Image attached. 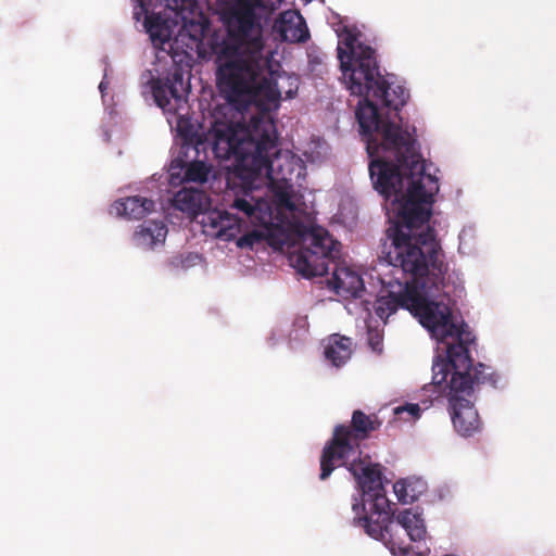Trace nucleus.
I'll return each instance as SVG.
<instances>
[{"label":"nucleus","instance_id":"nucleus-1","mask_svg":"<svg viewBox=\"0 0 556 556\" xmlns=\"http://www.w3.org/2000/svg\"><path fill=\"white\" fill-rule=\"evenodd\" d=\"M213 153L219 160H233L232 175L242 185V194L229 204L232 212L206 210L208 198L202 190L182 188L173 198V206L194 218L205 236L231 241L241 232L247 218L252 224L267 222L269 206L263 199H255L252 190L255 180L265 176L271 184L278 210L295 212L294 186L291 177L293 161L278 148L276 126L271 119L253 118L250 129L215 121L207 132Z\"/></svg>","mask_w":556,"mask_h":556},{"label":"nucleus","instance_id":"nucleus-2","mask_svg":"<svg viewBox=\"0 0 556 556\" xmlns=\"http://www.w3.org/2000/svg\"><path fill=\"white\" fill-rule=\"evenodd\" d=\"M369 173L375 189L387 200L394 198L399 220L390 226L386 236L390 250L388 262L402 275L410 279L397 281L400 290L379 296L374 303L376 315L384 323L400 307L409 311L416 278H425L431 270L433 285L443 283L448 270L435 230L424 228L431 216L433 197L439 191L438 179L421 168H400L392 162L377 157L369 163Z\"/></svg>","mask_w":556,"mask_h":556},{"label":"nucleus","instance_id":"nucleus-3","mask_svg":"<svg viewBox=\"0 0 556 556\" xmlns=\"http://www.w3.org/2000/svg\"><path fill=\"white\" fill-rule=\"evenodd\" d=\"M340 67L352 94L362 97L356 110L361 132L366 138L367 151L374 156L381 149L391 152L400 168H421V154L416 149V139L399 124L382 118L378 105L395 112L406 104L409 93L403 86L391 85L380 74L376 51L357 42V36L349 29L340 35L337 48Z\"/></svg>","mask_w":556,"mask_h":556},{"label":"nucleus","instance_id":"nucleus-4","mask_svg":"<svg viewBox=\"0 0 556 556\" xmlns=\"http://www.w3.org/2000/svg\"><path fill=\"white\" fill-rule=\"evenodd\" d=\"M427 285L424 278H416L409 312L430 334L446 343L447 358L438 357L432 365V383L441 387L450 376L451 368L465 369L472 361L469 345L475 342L473 334L466 324L457 325L453 320L452 309L444 302L431 301L426 296Z\"/></svg>","mask_w":556,"mask_h":556},{"label":"nucleus","instance_id":"nucleus-5","mask_svg":"<svg viewBox=\"0 0 556 556\" xmlns=\"http://www.w3.org/2000/svg\"><path fill=\"white\" fill-rule=\"evenodd\" d=\"M349 471L359 488L361 500L354 498V525L364 529L370 538L381 541L393 555H407L410 545L404 527L391 530L395 523V513L386 495L380 465L351 464Z\"/></svg>","mask_w":556,"mask_h":556},{"label":"nucleus","instance_id":"nucleus-6","mask_svg":"<svg viewBox=\"0 0 556 556\" xmlns=\"http://www.w3.org/2000/svg\"><path fill=\"white\" fill-rule=\"evenodd\" d=\"M143 26L153 47L170 56L172 65L166 76L152 77L149 85L156 105L164 112H174L176 106L172 104V99L179 104L187 91L185 75L190 71L188 54L185 51H174L176 41L173 40V27L160 13L147 12Z\"/></svg>","mask_w":556,"mask_h":556},{"label":"nucleus","instance_id":"nucleus-7","mask_svg":"<svg viewBox=\"0 0 556 556\" xmlns=\"http://www.w3.org/2000/svg\"><path fill=\"white\" fill-rule=\"evenodd\" d=\"M450 375V381L446 380L444 383H446L445 389H448L447 399L453 427L462 437H473L483 428L479 413L469 399L472 395L473 386L490 384L497 388L500 376L482 363L472 366V361L465 369L451 368Z\"/></svg>","mask_w":556,"mask_h":556},{"label":"nucleus","instance_id":"nucleus-8","mask_svg":"<svg viewBox=\"0 0 556 556\" xmlns=\"http://www.w3.org/2000/svg\"><path fill=\"white\" fill-rule=\"evenodd\" d=\"M381 425L382 420L376 414L367 415L361 409H355L350 425L336 426L332 438L326 443L320 455L319 479L329 478L337 466H346L349 469V459L359 450L361 442L368 439ZM353 463L366 465L364 460Z\"/></svg>","mask_w":556,"mask_h":556},{"label":"nucleus","instance_id":"nucleus-9","mask_svg":"<svg viewBox=\"0 0 556 556\" xmlns=\"http://www.w3.org/2000/svg\"><path fill=\"white\" fill-rule=\"evenodd\" d=\"M303 245L290 257L293 267L304 277L328 274L329 264L340 257L341 243L321 227H313L302 235Z\"/></svg>","mask_w":556,"mask_h":556},{"label":"nucleus","instance_id":"nucleus-10","mask_svg":"<svg viewBox=\"0 0 556 556\" xmlns=\"http://www.w3.org/2000/svg\"><path fill=\"white\" fill-rule=\"evenodd\" d=\"M401 527H404L409 542H420L426 539L427 528L422 510L418 507L406 508L396 513L395 523L391 526V530L399 531Z\"/></svg>","mask_w":556,"mask_h":556},{"label":"nucleus","instance_id":"nucleus-11","mask_svg":"<svg viewBox=\"0 0 556 556\" xmlns=\"http://www.w3.org/2000/svg\"><path fill=\"white\" fill-rule=\"evenodd\" d=\"M329 283L338 294L342 295L357 298L364 291L361 275L346 266H336Z\"/></svg>","mask_w":556,"mask_h":556},{"label":"nucleus","instance_id":"nucleus-12","mask_svg":"<svg viewBox=\"0 0 556 556\" xmlns=\"http://www.w3.org/2000/svg\"><path fill=\"white\" fill-rule=\"evenodd\" d=\"M282 38L289 42H306L309 31L300 14L288 11L281 14L278 25Z\"/></svg>","mask_w":556,"mask_h":556},{"label":"nucleus","instance_id":"nucleus-13","mask_svg":"<svg viewBox=\"0 0 556 556\" xmlns=\"http://www.w3.org/2000/svg\"><path fill=\"white\" fill-rule=\"evenodd\" d=\"M114 208L119 216L141 219L154 211L155 202L141 195H134L116 201Z\"/></svg>","mask_w":556,"mask_h":556},{"label":"nucleus","instance_id":"nucleus-14","mask_svg":"<svg viewBox=\"0 0 556 556\" xmlns=\"http://www.w3.org/2000/svg\"><path fill=\"white\" fill-rule=\"evenodd\" d=\"M324 355L333 366H342L352 355L351 339L339 334L331 336L325 346Z\"/></svg>","mask_w":556,"mask_h":556},{"label":"nucleus","instance_id":"nucleus-15","mask_svg":"<svg viewBox=\"0 0 556 556\" xmlns=\"http://www.w3.org/2000/svg\"><path fill=\"white\" fill-rule=\"evenodd\" d=\"M167 227L163 222L150 220L138 227L135 239L139 244L152 248L156 243L165 241Z\"/></svg>","mask_w":556,"mask_h":556},{"label":"nucleus","instance_id":"nucleus-16","mask_svg":"<svg viewBox=\"0 0 556 556\" xmlns=\"http://www.w3.org/2000/svg\"><path fill=\"white\" fill-rule=\"evenodd\" d=\"M184 169L182 182L204 184L207 180L211 167L202 161H193L181 166Z\"/></svg>","mask_w":556,"mask_h":556},{"label":"nucleus","instance_id":"nucleus-17","mask_svg":"<svg viewBox=\"0 0 556 556\" xmlns=\"http://www.w3.org/2000/svg\"><path fill=\"white\" fill-rule=\"evenodd\" d=\"M394 493L397 500L402 503H413L418 498V494L408 480L397 481L393 485Z\"/></svg>","mask_w":556,"mask_h":556},{"label":"nucleus","instance_id":"nucleus-18","mask_svg":"<svg viewBox=\"0 0 556 556\" xmlns=\"http://www.w3.org/2000/svg\"><path fill=\"white\" fill-rule=\"evenodd\" d=\"M367 337L370 349L380 354L383 350V333L378 327L367 325Z\"/></svg>","mask_w":556,"mask_h":556},{"label":"nucleus","instance_id":"nucleus-19","mask_svg":"<svg viewBox=\"0 0 556 556\" xmlns=\"http://www.w3.org/2000/svg\"><path fill=\"white\" fill-rule=\"evenodd\" d=\"M264 233L258 230L244 233L237 240V245L241 249H253L254 245L260 244L264 240Z\"/></svg>","mask_w":556,"mask_h":556},{"label":"nucleus","instance_id":"nucleus-20","mask_svg":"<svg viewBox=\"0 0 556 556\" xmlns=\"http://www.w3.org/2000/svg\"><path fill=\"white\" fill-rule=\"evenodd\" d=\"M394 414L397 416H402L403 414H407V420L418 418L420 415V407L418 404H406L403 406H399L394 409Z\"/></svg>","mask_w":556,"mask_h":556},{"label":"nucleus","instance_id":"nucleus-21","mask_svg":"<svg viewBox=\"0 0 556 556\" xmlns=\"http://www.w3.org/2000/svg\"><path fill=\"white\" fill-rule=\"evenodd\" d=\"M194 3V0H181V4L182 7L187 8V7H192Z\"/></svg>","mask_w":556,"mask_h":556},{"label":"nucleus","instance_id":"nucleus-22","mask_svg":"<svg viewBox=\"0 0 556 556\" xmlns=\"http://www.w3.org/2000/svg\"><path fill=\"white\" fill-rule=\"evenodd\" d=\"M104 88H105V84H104V81H101L99 85L100 91L103 92Z\"/></svg>","mask_w":556,"mask_h":556},{"label":"nucleus","instance_id":"nucleus-23","mask_svg":"<svg viewBox=\"0 0 556 556\" xmlns=\"http://www.w3.org/2000/svg\"><path fill=\"white\" fill-rule=\"evenodd\" d=\"M140 15H141V13H140V12H136V13H135V18H136L137 21H139V20H140Z\"/></svg>","mask_w":556,"mask_h":556},{"label":"nucleus","instance_id":"nucleus-24","mask_svg":"<svg viewBox=\"0 0 556 556\" xmlns=\"http://www.w3.org/2000/svg\"><path fill=\"white\" fill-rule=\"evenodd\" d=\"M293 94H294V92H292L291 90L287 92L288 98H293Z\"/></svg>","mask_w":556,"mask_h":556},{"label":"nucleus","instance_id":"nucleus-25","mask_svg":"<svg viewBox=\"0 0 556 556\" xmlns=\"http://www.w3.org/2000/svg\"><path fill=\"white\" fill-rule=\"evenodd\" d=\"M408 555H409V553L407 555H402V556H408ZM414 556H422V555L421 554H416Z\"/></svg>","mask_w":556,"mask_h":556}]
</instances>
